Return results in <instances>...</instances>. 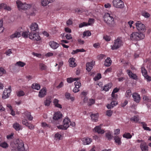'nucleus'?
<instances>
[{
	"label": "nucleus",
	"instance_id": "obj_55",
	"mask_svg": "<svg viewBox=\"0 0 151 151\" xmlns=\"http://www.w3.org/2000/svg\"><path fill=\"white\" fill-rule=\"evenodd\" d=\"M75 85L76 87L80 88L81 86V83L80 81H76L75 82Z\"/></svg>",
	"mask_w": 151,
	"mask_h": 151
},
{
	"label": "nucleus",
	"instance_id": "obj_63",
	"mask_svg": "<svg viewBox=\"0 0 151 151\" xmlns=\"http://www.w3.org/2000/svg\"><path fill=\"white\" fill-rule=\"evenodd\" d=\"M5 6L6 4L4 3L0 4V10L2 9H4Z\"/></svg>",
	"mask_w": 151,
	"mask_h": 151
},
{
	"label": "nucleus",
	"instance_id": "obj_24",
	"mask_svg": "<svg viewBox=\"0 0 151 151\" xmlns=\"http://www.w3.org/2000/svg\"><path fill=\"white\" fill-rule=\"evenodd\" d=\"M21 36L20 32L19 31H16L14 33L11 35L10 36V37L11 39H13L16 37H19Z\"/></svg>",
	"mask_w": 151,
	"mask_h": 151
},
{
	"label": "nucleus",
	"instance_id": "obj_34",
	"mask_svg": "<svg viewBox=\"0 0 151 151\" xmlns=\"http://www.w3.org/2000/svg\"><path fill=\"white\" fill-rule=\"evenodd\" d=\"M132 95L131 91L130 90H128L125 93V96L127 99H129Z\"/></svg>",
	"mask_w": 151,
	"mask_h": 151
},
{
	"label": "nucleus",
	"instance_id": "obj_6",
	"mask_svg": "<svg viewBox=\"0 0 151 151\" xmlns=\"http://www.w3.org/2000/svg\"><path fill=\"white\" fill-rule=\"evenodd\" d=\"M70 122V120L68 118H65L63 121V125L57 126V127L60 129L66 130L69 127V123Z\"/></svg>",
	"mask_w": 151,
	"mask_h": 151
},
{
	"label": "nucleus",
	"instance_id": "obj_26",
	"mask_svg": "<svg viewBox=\"0 0 151 151\" xmlns=\"http://www.w3.org/2000/svg\"><path fill=\"white\" fill-rule=\"evenodd\" d=\"M65 96L66 99L70 100L71 101H73L75 100V97L71 96L70 94L68 92H66L65 93Z\"/></svg>",
	"mask_w": 151,
	"mask_h": 151
},
{
	"label": "nucleus",
	"instance_id": "obj_12",
	"mask_svg": "<svg viewBox=\"0 0 151 151\" xmlns=\"http://www.w3.org/2000/svg\"><path fill=\"white\" fill-rule=\"evenodd\" d=\"M94 21V19L90 18L89 19V20L88 21V23L85 22H83L82 23H81L79 25V27L80 28H81L84 26L90 25Z\"/></svg>",
	"mask_w": 151,
	"mask_h": 151
},
{
	"label": "nucleus",
	"instance_id": "obj_38",
	"mask_svg": "<svg viewBox=\"0 0 151 151\" xmlns=\"http://www.w3.org/2000/svg\"><path fill=\"white\" fill-rule=\"evenodd\" d=\"M16 93L17 96L19 97L24 96L25 94L22 91H17Z\"/></svg>",
	"mask_w": 151,
	"mask_h": 151
},
{
	"label": "nucleus",
	"instance_id": "obj_17",
	"mask_svg": "<svg viewBox=\"0 0 151 151\" xmlns=\"http://www.w3.org/2000/svg\"><path fill=\"white\" fill-rule=\"evenodd\" d=\"M101 126H96L93 129V131L97 132L99 134H102L104 133V131L101 129Z\"/></svg>",
	"mask_w": 151,
	"mask_h": 151
},
{
	"label": "nucleus",
	"instance_id": "obj_64",
	"mask_svg": "<svg viewBox=\"0 0 151 151\" xmlns=\"http://www.w3.org/2000/svg\"><path fill=\"white\" fill-rule=\"evenodd\" d=\"M66 38L68 40H69L72 38V37L71 35L70 34H68L65 35Z\"/></svg>",
	"mask_w": 151,
	"mask_h": 151
},
{
	"label": "nucleus",
	"instance_id": "obj_19",
	"mask_svg": "<svg viewBox=\"0 0 151 151\" xmlns=\"http://www.w3.org/2000/svg\"><path fill=\"white\" fill-rule=\"evenodd\" d=\"M13 127L17 131H19L22 129V127L19 123L16 122L12 125Z\"/></svg>",
	"mask_w": 151,
	"mask_h": 151
},
{
	"label": "nucleus",
	"instance_id": "obj_53",
	"mask_svg": "<svg viewBox=\"0 0 151 151\" xmlns=\"http://www.w3.org/2000/svg\"><path fill=\"white\" fill-rule=\"evenodd\" d=\"M106 137L109 140H111L112 139V136L110 132L106 133Z\"/></svg>",
	"mask_w": 151,
	"mask_h": 151
},
{
	"label": "nucleus",
	"instance_id": "obj_28",
	"mask_svg": "<svg viewBox=\"0 0 151 151\" xmlns=\"http://www.w3.org/2000/svg\"><path fill=\"white\" fill-rule=\"evenodd\" d=\"M111 61L110 58L108 57L105 61L104 65L106 66L109 67L111 65Z\"/></svg>",
	"mask_w": 151,
	"mask_h": 151
},
{
	"label": "nucleus",
	"instance_id": "obj_57",
	"mask_svg": "<svg viewBox=\"0 0 151 151\" xmlns=\"http://www.w3.org/2000/svg\"><path fill=\"white\" fill-rule=\"evenodd\" d=\"M3 25V22L1 21H0V30H2L0 32V33H2L4 31V28L2 27Z\"/></svg>",
	"mask_w": 151,
	"mask_h": 151
},
{
	"label": "nucleus",
	"instance_id": "obj_4",
	"mask_svg": "<svg viewBox=\"0 0 151 151\" xmlns=\"http://www.w3.org/2000/svg\"><path fill=\"white\" fill-rule=\"evenodd\" d=\"M16 4L19 10L22 9L25 10L30 8L31 5L26 3H23L19 0H17L16 2Z\"/></svg>",
	"mask_w": 151,
	"mask_h": 151
},
{
	"label": "nucleus",
	"instance_id": "obj_30",
	"mask_svg": "<svg viewBox=\"0 0 151 151\" xmlns=\"http://www.w3.org/2000/svg\"><path fill=\"white\" fill-rule=\"evenodd\" d=\"M93 65L92 62L88 63L86 65V69L88 71H90L92 69Z\"/></svg>",
	"mask_w": 151,
	"mask_h": 151
},
{
	"label": "nucleus",
	"instance_id": "obj_29",
	"mask_svg": "<svg viewBox=\"0 0 151 151\" xmlns=\"http://www.w3.org/2000/svg\"><path fill=\"white\" fill-rule=\"evenodd\" d=\"M114 139L115 140V142L118 145H121L122 144L121 141V138L119 137L118 136H115L114 137Z\"/></svg>",
	"mask_w": 151,
	"mask_h": 151
},
{
	"label": "nucleus",
	"instance_id": "obj_51",
	"mask_svg": "<svg viewBox=\"0 0 151 151\" xmlns=\"http://www.w3.org/2000/svg\"><path fill=\"white\" fill-rule=\"evenodd\" d=\"M88 93L87 92L83 91L81 94V99H83V98L85 97L86 96V95Z\"/></svg>",
	"mask_w": 151,
	"mask_h": 151
},
{
	"label": "nucleus",
	"instance_id": "obj_56",
	"mask_svg": "<svg viewBox=\"0 0 151 151\" xmlns=\"http://www.w3.org/2000/svg\"><path fill=\"white\" fill-rule=\"evenodd\" d=\"M61 137V135L58 133H56L55 135V137L56 139L60 140Z\"/></svg>",
	"mask_w": 151,
	"mask_h": 151
},
{
	"label": "nucleus",
	"instance_id": "obj_36",
	"mask_svg": "<svg viewBox=\"0 0 151 151\" xmlns=\"http://www.w3.org/2000/svg\"><path fill=\"white\" fill-rule=\"evenodd\" d=\"M123 137L127 139H130L132 138V136L130 133L128 132H126L123 134Z\"/></svg>",
	"mask_w": 151,
	"mask_h": 151
},
{
	"label": "nucleus",
	"instance_id": "obj_58",
	"mask_svg": "<svg viewBox=\"0 0 151 151\" xmlns=\"http://www.w3.org/2000/svg\"><path fill=\"white\" fill-rule=\"evenodd\" d=\"M42 126L43 127H50V125L47 124L45 122H42Z\"/></svg>",
	"mask_w": 151,
	"mask_h": 151
},
{
	"label": "nucleus",
	"instance_id": "obj_60",
	"mask_svg": "<svg viewBox=\"0 0 151 151\" xmlns=\"http://www.w3.org/2000/svg\"><path fill=\"white\" fill-rule=\"evenodd\" d=\"M22 124H23L24 125L26 126H27V125H28L29 123L27 121V120L26 119H23L22 121Z\"/></svg>",
	"mask_w": 151,
	"mask_h": 151
},
{
	"label": "nucleus",
	"instance_id": "obj_14",
	"mask_svg": "<svg viewBox=\"0 0 151 151\" xmlns=\"http://www.w3.org/2000/svg\"><path fill=\"white\" fill-rule=\"evenodd\" d=\"M49 44L53 50L57 49L59 46V45L54 41H50L49 43Z\"/></svg>",
	"mask_w": 151,
	"mask_h": 151
},
{
	"label": "nucleus",
	"instance_id": "obj_9",
	"mask_svg": "<svg viewBox=\"0 0 151 151\" xmlns=\"http://www.w3.org/2000/svg\"><path fill=\"white\" fill-rule=\"evenodd\" d=\"M136 28L138 31L140 33H143L146 31L145 25L140 21H137L135 23Z\"/></svg>",
	"mask_w": 151,
	"mask_h": 151
},
{
	"label": "nucleus",
	"instance_id": "obj_39",
	"mask_svg": "<svg viewBox=\"0 0 151 151\" xmlns=\"http://www.w3.org/2000/svg\"><path fill=\"white\" fill-rule=\"evenodd\" d=\"M142 15L145 18H148L150 16V14L145 11H142L141 12Z\"/></svg>",
	"mask_w": 151,
	"mask_h": 151
},
{
	"label": "nucleus",
	"instance_id": "obj_1",
	"mask_svg": "<svg viewBox=\"0 0 151 151\" xmlns=\"http://www.w3.org/2000/svg\"><path fill=\"white\" fill-rule=\"evenodd\" d=\"M29 32H24L22 33V36L24 38H27L28 35L29 39L33 40L38 41L40 39L39 35L37 33L30 32L29 33Z\"/></svg>",
	"mask_w": 151,
	"mask_h": 151
},
{
	"label": "nucleus",
	"instance_id": "obj_59",
	"mask_svg": "<svg viewBox=\"0 0 151 151\" xmlns=\"http://www.w3.org/2000/svg\"><path fill=\"white\" fill-rule=\"evenodd\" d=\"M104 38L107 41H109L111 40V37L107 35L104 36Z\"/></svg>",
	"mask_w": 151,
	"mask_h": 151
},
{
	"label": "nucleus",
	"instance_id": "obj_50",
	"mask_svg": "<svg viewBox=\"0 0 151 151\" xmlns=\"http://www.w3.org/2000/svg\"><path fill=\"white\" fill-rule=\"evenodd\" d=\"M130 120L133 121L135 122H137L139 120L138 118L136 116H134L131 118Z\"/></svg>",
	"mask_w": 151,
	"mask_h": 151
},
{
	"label": "nucleus",
	"instance_id": "obj_45",
	"mask_svg": "<svg viewBox=\"0 0 151 151\" xmlns=\"http://www.w3.org/2000/svg\"><path fill=\"white\" fill-rule=\"evenodd\" d=\"M51 102V99H47L44 101L45 105L46 106H48L50 105Z\"/></svg>",
	"mask_w": 151,
	"mask_h": 151
},
{
	"label": "nucleus",
	"instance_id": "obj_13",
	"mask_svg": "<svg viewBox=\"0 0 151 151\" xmlns=\"http://www.w3.org/2000/svg\"><path fill=\"white\" fill-rule=\"evenodd\" d=\"M29 28L32 31H37L39 29L38 25L35 22L32 23L29 27Z\"/></svg>",
	"mask_w": 151,
	"mask_h": 151
},
{
	"label": "nucleus",
	"instance_id": "obj_40",
	"mask_svg": "<svg viewBox=\"0 0 151 151\" xmlns=\"http://www.w3.org/2000/svg\"><path fill=\"white\" fill-rule=\"evenodd\" d=\"M95 102V100L92 99H90L88 103V105L91 106L94 104Z\"/></svg>",
	"mask_w": 151,
	"mask_h": 151
},
{
	"label": "nucleus",
	"instance_id": "obj_25",
	"mask_svg": "<svg viewBox=\"0 0 151 151\" xmlns=\"http://www.w3.org/2000/svg\"><path fill=\"white\" fill-rule=\"evenodd\" d=\"M140 148L142 151H148V147L145 143H142L140 145Z\"/></svg>",
	"mask_w": 151,
	"mask_h": 151
},
{
	"label": "nucleus",
	"instance_id": "obj_8",
	"mask_svg": "<svg viewBox=\"0 0 151 151\" xmlns=\"http://www.w3.org/2000/svg\"><path fill=\"white\" fill-rule=\"evenodd\" d=\"M15 144L17 150L18 151H24V144L22 140L17 139Z\"/></svg>",
	"mask_w": 151,
	"mask_h": 151
},
{
	"label": "nucleus",
	"instance_id": "obj_18",
	"mask_svg": "<svg viewBox=\"0 0 151 151\" xmlns=\"http://www.w3.org/2000/svg\"><path fill=\"white\" fill-rule=\"evenodd\" d=\"M47 89L46 88H42L39 91L38 96L40 98L44 97L46 94Z\"/></svg>",
	"mask_w": 151,
	"mask_h": 151
},
{
	"label": "nucleus",
	"instance_id": "obj_48",
	"mask_svg": "<svg viewBox=\"0 0 151 151\" xmlns=\"http://www.w3.org/2000/svg\"><path fill=\"white\" fill-rule=\"evenodd\" d=\"M0 146L4 148H6L8 147V144L6 142H3L1 143L0 144Z\"/></svg>",
	"mask_w": 151,
	"mask_h": 151
},
{
	"label": "nucleus",
	"instance_id": "obj_52",
	"mask_svg": "<svg viewBox=\"0 0 151 151\" xmlns=\"http://www.w3.org/2000/svg\"><path fill=\"white\" fill-rule=\"evenodd\" d=\"M113 113V111L111 110H108L106 111V114L107 116L110 117L111 116Z\"/></svg>",
	"mask_w": 151,
	"mask_h": 151
},
{
	"label": "nucleus",
	"instance_id": "obj_33",
	"mask_svg": "<svg viewBox=\"0 0 151 151\" xmlns=\"http://www.w3.org/2000/svg\"><path fill=\"white\" fill-rule=\"evenodd\" d=\"M80 79V78H67V81L68 83H71L75 81H78Z\"/></svg>",
	"mask_w": 151,
	"mask_h": 151
},
{
	"label": "nucleus",
	"instance_id": "obj_22",
	"mask_svg": "<svg viewBox=\"0 0 151 151\" xmlns=\"http://www.w3.org/2000/svg\"><path fill=\"white\" fill-rule=\"evenodd\" d=\"M23 116H25L29 120L31 121L32 120L33 117L31 115L30 112L28 111H26L23 114Z\"/></svg>",
	"mask_w": 151,
	"mask_h": 151
},
{
	"label": "nucleus",
	"instance_id": "obj_42",
	"mask_svg": "<svg viewBox=\"0 0 151 151\" xmlns=\"http://www.w3.org/2000/svg\"><path fill=\"white\" fill-rule=\"evenodd\" d=\"M25 65V63L21 61L17 62L15 64L16 65H17L21 67H23Z\"/></svg>",
	"mask_w": 151,
	"mask_h": 151
},
{
	"label": "nucleus",
	"instance_id": "obj_54",
	"mask_svg": "<svg viewBox=\"0 0 151 151\" xmlns=\"http://www.w3.org/2000/svg\"><path fill=\"white\" fill-rule=\"evenodd\" d=\"M14 134L13 133L11 134L8 135L6 136V138L8 139H13L14 138Z\"/></svg>",
	"mask_w": 151,
	"mask_h": 151
},
{
	"label": "nucleus",
	"instance_id": "obj_35",
	"mask_svg": "<svg viewBox=\"0 0 151 151\" xmlns=\"http://www.w3.org/2000/svg\"><path fill=\"white\" fill-rule=\"evenodd\" d=\"M39 68L41 70H45L47 69V66L44 64L40 63L39 65Z\"/></svg>",
	"mask_w": 151,
	"mask_h": 151
},
{
	"label": "nucleus",
	"instance_id": "obj_20",
	"mask_svg": "<svg viewBox=\"0 0 151 151\" xmlns=\"http://www.w3.org/2000/svg\"><path fill=\"white\" fill-rule=\"evenodd\" d=\"M132 97L134 101L137 103L139 102L140 99L139 95L137 93H134L132 94Z\"/></svg>",
	"mask_w": 151,
	"mask_h": 151
},
{
	"label": "nucleus",
	"instance_id": "obj_37",
	"mask_svg": "<svg viewBox=\"0 0 151 151\" xmlns=\"http://www.w3.org/2000/svg\"><path fill=\"white\" fill-rule=\"evenodd\" d=\"M111 84H108L105 86L103 88V90L105 91H108L111 88Z\"/></svg>",
	"mask_w": 151,
	"mask_h": 151
},
{
	"label": "nucleus",
	"instance_id": "obj_21",
	"mask_svg": "<svg viewBox=\"0 0 151 151\" xmlns=\"http://www.w3.org/2000/svg\"><path fill=\"white\" fill-rule=\"evenodd\" d=\"M75 59L72 58H70L69 60V62L70 64V66L72 67H76L77 65L75 62Z\"/></svg>",
	"mask_w": 151,
	"mask_h": 151
},
{
	"label": "nucleus",
	"instance_id": "obj_11",
	"mask_svg": "<svg viewBox=\"0 0 151 151\" xmlns=\"http://www.w3.org/2000/svg\"><path fill=\"white\" fill-rule=\"evenodd\" d=\"M12 91L11 86H9L7 88H5L4 90L2 96V98L4 99L8 98L10 95V94Z\"/></svg>",
	"mask_w": 151,
	"mask_h": 151
},
{
	"label": "nucleus",
	"instance_id": "obj_43",
	"mask_svg": "<svg viewBox=\"0 0 151 151\" xmlns=\"http://www.w3.org/2000/svg\"><path fill=\"white\" fill-rule=\"evenodd\" d=\"M6 70L2 67H0V76H3V74H6Z\"/></svg>",
	"mask_w": 151,
	"mask_h": 151
},
{
	"label": "nucleus",
	"instance_id": "obj_62",
	"mask_svg": "<svg viewBox=\"0 0 151 151\" xmlns=\"http://www.w3.org/2000/svg\"><path fill=\"white\" fill-rule=\"evenodd\" d=\"M4 9L8 11H10L11 10V8L9 6H7V4H6V6L4 8Z\"/></svg>",
	"mask_w": 151,
	"mask_h": 151
},
{
	"label": "nucleus",
	"instance_id": "obj_16",
	"mask_svg": "<svg viewBox=\"0 0 151 151\" xmlns=\"http://www.w3.org/2000/svg\"><path fill=\"white\" fill-rule=\"evenodd\" d=\"M82 140L83 144L85 145H89L92 141V139L89 137L84 138Z\"/></svg>",
	"mask_w": 151,
	"mask_h": 151
},
{
	"label": "nucleus",
	"instance_id": "obj_31",
	"mask_svg": "<svg viewBox=\"0 0 151 151\" xmlns=\"http://www.w3.org/2000/svg\"><path fill=\"white\" fill-rule=\"evenodd\" d=\"M91 117L93 122H97L98 120V114H92L91 115Z\"/></svg>",
	"mask_w": 151,
	"mask_h": 151
},
{
	"label": "nucleus",
	"instance_id": "obj_2",
	"mask_svg": "<svg viewBox=\"0 0 151 151\" xmlns=\"http://www.w3.org/2000/svg\"><path fill=\"white\" fill-rule=\"evenodd\" d=\"M123 42L121 37H118L114 40L112 45H111V49L113 50H117L122 46Z\"/></svg>",
	"mask_w": 151,
	"mask_h": 151
},
{
	"label": "nucleus",
	"instance_id": "obj_7",
	"mask_svg": "<svg viewBox=\"0 0 151 151\" xmlns=\"http://www.w3.org/2000/svg\"><path fill=\"white\" fill-rule=\"evenodd\" d=\"M62 116V114L60 112L58 111L55 112L53 117L54 120L52 121V122L56 124H59L60 122L58 120L61 119Z\"/></svg>",
	"mask_w": 151,
	"mask_h": 151
},
{
	"label": "nucleus",
	"instance_id": "obj_41",
	"mask_svg": "<svg viewBox=\"0 0 151 151\" xmlns=\"http://www.w3.org/2000/svg\"><path fill=\"white\" fill-rule=\"evenodd\" d=\"M83 37L85 36L88 37L91 35V33L88 30L84 32L83 34Z\"/></svg>",
	"mask_w": 151,
	"mask_h": 151
},
{
	"label": "nucleus",
	"instance_id": "obj_61",
	"mask_svg": "<svg viewBox=\"0 0 151 151\" xmlns=\"http://www.w3.org/2000/svg\"><path fill=\"white\" fill-rule=\"evenodd\" d=\"M79 88H78L77 87L75 86V88L73 89V91L75 93L78 92L80 91Z\"/></svg>",
	"mask_w": 151,
	"mask_h": 151
},
{
	"label": "nucleus",
	"instance_id": "obj_49",
	"mask_svg": "<svg viewBox=\"0 0 151 151\" xmlns=\"http://www.w3.org/2000/svg\"><path fill=\"white\" fill-rule=\"evenodd\" d=\"M141 72L143 76L146 75L147 74V71L143 67H141Z\"/></svg>",
	"mask_w": 151,
	"mask_h": 151
},
{
	"label": "nucleus",
	"instance_id": "obj_23",
	"mask_svg": "<svg viewBox=\"0 0 151 151\" xmlns=\"http://www.w3.org/2000/svg\"><path fill=\"white\" fill-rule=\"evenodd\" d=\"M55 0H42L41 1V4L43 6H46L50 3H52Z\"/></svg>",
	"mask_w": 151,
	"mask_h": 151
},
{
	"label": "nucleus",
	"instance_id": "obj_3",
	"mask_svg": "<svg viewBox=\"0 0 151 151\" xmlns=\"http://www.w3.org/2000/svg\"><path fill=\"white\" fill-rule=\"evenodd\" d=\"M145 37V34L143 33L134 32L130 35V39L132 40L138 41L142 40Z\"/></svg>",
	"mask_w": 151,
	"mask_h": 151
},
{
	"label": "nucleus",
	"instance_id": "obj_44",
	"mask_svg": "<svg viewBox=\"0 0 151 151\" xmlns=\"http://www.w3.org/2000/svg\"><path fill=\"white\" fill-rule=\"evenodd\" d=\"M116 99H114V98H113L112 99V101L111 102V107H113L116 105L117 104V102L115 100H116Z\"/></svg>",
	"mask_w": 151,
	"mask_h": 151
},
{
	"label": "nucleus",
	"instance_id": "obj_32",
	"mask_svg": "<svg viewBox=\"0 0 151 151\" xmlns=\"http://www.w3.org/2000/svg\"><path fill=\"white\" fill-rule=\"evenodd\" d=\"M31 87L33 89L39 90L40 89L41 86L39 84L34 83L32 84Z\"/></svg>",
	"mask_w": 151,
	"mask_h": 151
},
{
	"label": "nucleus",
	"instance_id": "obj_47",
	"mask_svg": "<svg viewBox=\"0 0 151 151\" xmlns=\"http://www.w3.org/2000/svg\"><path fill=\"white\" fill-rule=\"evenodd\" d=\"M106 56L105 55L103 54H101L98 55L97 56V58L100 60H101L102 59L105 58Z\"/></svg>",
	"mask_w": 151,
	"mask_h": 151
},
{
	"label": "nucleus",
	"instance_id": "obj_27",
	"mask_svg": "<svg viewBox=\"0 0 151 151\" xmlns=\"http://www.w3.org/2000/svg\"><path fill=\"white\" fill-rule=\"evenodd\" d=\"M119 90V89L117 88H115L113 89L112 92L111 96L112 98H114V99H116L117 97V95L116 94H115V93L118 92Z\"/></svg>",
	"mask_w": 151,
	"mask_h": 151
},
{
	"label": "nucleus",
	"instance_id": "obj_15",
	"mask_svg": "<svg viewBox=\"0 0 151 151\" xmlns=\"http://www.w3.org/2000/svg\"><path fill=\"white\" fill-rule=\"evenodd\" d=\"M127 72L130 78L135 80L137 79V76L136 75L133 73L130 70H127Z\"/></svg>",
	"mask_w": 151,
	"mask_h": 151
},
{
	"label": "nucleus",
	"instance_id": "obj_10",
	"mask_svg": "<svg viewBox=\"0 0 151 151\" xmlns=\"http://www.w3.org/2000/svg\"><path fill=\"white\" fill-rule=\"evenodd\" d=\"M112 3L114 6L116 8L122 9L124 6V3L122 0H113Z\"/></svg>",
	"mask_w": 151,
	"mask_h": 151
},
{
	"label": "nucleus",
	"instance_id": "obj_5",
	"mask_svg": "<svg viewBox=\"0 0 151 151\" xmlns=\"http://www.w3.org/2000/svg\"><path fill=\"white\" fill-rule=\"evenodd\" d=\"M104 18L105 22L108 24L113 25L114 23V18L111 14L107 13L105 15Z\"/></svg>",
	"mask_w": 151,
	"mask_h": 151
},
{
	"label": "nucleus",
	"instance_id": "obj_46",
	"mask_svg": "<svg viewBox=\"0 0 151 151\" xmlns=\"http://www.w3.org/2000/svg\"><path fill=\"white\" fill-rule=\"evenodd\" d=\"M101 78V74L97 73L96 76H95L93 79L95 81H97L100 79Z\"/></svg>",
	"mask_w": 151,
	"mask_h": 151
}]
</instances>
